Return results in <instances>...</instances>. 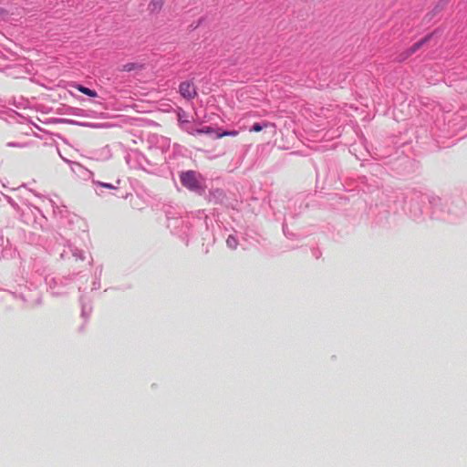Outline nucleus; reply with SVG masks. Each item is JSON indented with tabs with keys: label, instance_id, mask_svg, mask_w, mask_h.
Listing matches in <instances>:
<instances>
[{
	"label": "nucleus",
	"instance_id": "obj_4",
	"mask_svg": "<svg viewBox=\"0 0 467 467\" xmlns=\"http://www.w3.org/2000/svg\"><path fill=\"white\" fill-rule=\"evenodd\" d=\"M163 3V0H151L149 4V8L151 12H159L162 7Z\"/></svg>",
	"mask_w": 467,
	"mask_h": 467
},
{
	"label": "nucleus",
	"instance_id": "obj_1",
	"mask_svg": "<svg viewBox=\"0 0 467 467\" xmlns=\"http://www.w3.org/2000/svg\"><path fill=\"white\" fill-rule=\"evenodd\" d=\"M181 182L183 186L190 190H196L199 188V182L195 171H188L181 174Z\"/></svg>",
	"mask_w": 467,
	"mask_h": 467
},
{
	"label": "nucleus",
	"instance_id": "obj_5",
	"mask_svg": "<svg viewBox=\"0 0 467 467\" xmlns=\"http://www.w3.org/2000/svg\"><path fill=\"white\" fill-rule=\"evenodd\" d=\"M141 68H142V66L139 65L137 63H127V64L122 66L121 71L130 72L132 70L141 69Z\"/></svg>",
	"mask_w": 467,
	"mask_h": 467
},
{
	"label": "nucleus",
	"instance_id": "obj_3",
	"mask_svg": "<svg viewBox=\"0 0 467 467\" xmlns=\"http://www.w3.org/2000/svg\"><path fill=\"white\" fill-rule=\"evenodd\" d=\"M430 36H426L423 39L418 41L417 43L413 44L409 49H407L405 52H403L400 55V60H405L409 57H410L412 54H414L417 50H419L424 43H426L429 40Z\"/></svg>",
	"mask_w": 467,
	"mask_h": 467
},
{
	"label": "nucleus",
	"instance_id": "obj_8",
	"mask_svg": "<svg viewBox=\"0 0 467 467\" xmlns=\"http://www.w3.org/2000/svg\"><path fill=\"white\" fill-rule=\"evenodd\" d=\"M238 134H239V132L237 130L223 131L222 133H217L216 138L220 139V138L226 137V136L235 137Z\"/></svg>",
	"mask_w": 467,
	"mask_h": 467
},
{
	"label": "nucleus",
	"instance_id": "obj_7",
	"mask_svg": "<svg viewBox=\"0 0 467 467\" xmlns=\"http://www.w3.org/2000/svg\"><path fill=\"white\" fill-rule=\"evenodd\" d=\"M268 126V123L267 122H265L263 124H260V123H254L252 128L250 129V131H253V132H259L261 131L264 128H266Z\"/></svg>",
	"mask_w": 467,
	"mask_h": 467
},
{
	"label": "nucleus",
	"instance_id": "obj_10",
	"mask_svg": "<svg viewBox=\"0 0 467 467\" xmlns=\"http://www.w3.org/2000/svg\"><path fill=\"white\" fill-rule=\"evenodd\" d=\"M99 185L103 188H107V189H113V185H111L110 183H105V182H99Z\"/></svg>",
	"mask_w": 467,
	"mask_h": 467
},
{
	"label": "nucleus",
	"instance_id": "obj_9",
	"mask_svg": "<svg viewBox=\"0 0 467 467\" xmlns=\"http://www.w3.org/2000/svg\"><path fill=\"white\" fill-rule=\"evenodd\" d=\"M213 130L211 127H205V128L197 130V133H199V134H201V133L210 134V133H213Z\"/></svg>",
	"mask_w": 467,
	"mask_h": 467
},
{
	"label": "nucleus",
	"instance_id": "obj_6",
	"mask_svg": "<svg viewBox=\"0 0 467 467\" xmlns=\"http://www.w3.org/2000/svg\"><path fill=\"white\" fill-rule=\"evenodd\" d=\"M78 90L80 91L81 93L85 94V95H88L91 98H96L98 96L97 92L93 89H90V88H88L86 87H83V86H80L78 85L77 87Z\"/></svg>",
	"mask_w": 467,
	"mask_h": 467
},
{
	"label": "nucleus",
	"instance_id": "obj_2",
	"mask_svg": "<svg viewBox=\"0 0 467 467\" xmlns=\"http://www.w3.org/2000/svg\"><path fill=\"white\" fill-rule=\"evenodd\" d=\"M180 94L186 99H193L197 96L194 84L191 81H183L179 86Z\"/></svg>",
	"mask_w": 467,
	"mask_h": 467
}]
</instances>
